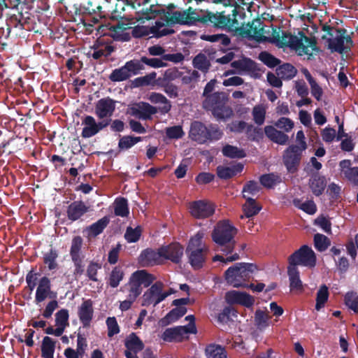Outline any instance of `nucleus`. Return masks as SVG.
Listing matches in <instances>:
<instances>
[{
    "mask_svg": "<svg viewBox=\"0 0 358 358\" xmlns=\"http://www.w3.org/2000/svg\"><path fill=\"white\" fill-rule=\"evenodd\" d=\"M201 14H199L195 9L189 7L183 12L173 13L171 16H169L170 14L167 13L166 21L169 25L176 24L194 25L199 23L222 30H231L238 24L236 18L238 12L236 8L231 10V13L226 10L213 13L208 10H201Z\"/></svg>",
    "mask_w": 358,
    "mask_h": 358,
    "instance_id": "1",
    "label": "nucleus"
},
{
    "mask_svg": "<svg viewBox=\"0 0 358 358\" xmlns=\"http://www.w3.org/2000/svg\"><path fill=\"white\" fill-rule=\"evenodd\" d=\"M322 31L325 33L321 38L332 52L340 54L346 52L353 47L354 43L352 37L348 35V31L344 28H336L335 26L324 23L322 25Z\"/></svg>",
    "mask_w": 358,
    "mask_h": 358,
    "instance_id": "2",
    "label": "nucleus"
},
{
    "mask_svg": "<svg viewBox=\"0 0 358 358\" xmlns=\"http://www.w3.org/2000/svg\"><path fill=\"white\" fill-rule=\"evenodd\" d=\"M237 229L229 220L219 221L212 231V240L221 248V251L226 255L231 254L235 248V236Z\"/></svg>",
    "mask_w": 358,
    "mask_h": 358,
    "instance_id": "3",
    "label": "nucleus"
},
{
    "mask_svg": "<svg viewBox=\"0 0 358 358\" xmlns=\"http://www.w3.org/2000/svg\"><path fill=\"white\" fill-rule=\"evenodd\" d=\"M229 96L223 92H216L203 99V108L210 111L213 115L219 120H225L230 118L233 114V110L227 105Z\"/></svg>",
    "mask_w": 358,
    "mask_h": 358,
    "instance_id": "4",
    "label": "nucleus"
},
{
    "mask_svg": "<svg viewBox=\"0 0 358 358\" xmlns=\"http://www.w3.org/2000/svg\"><path fill=\"white\" fill-rule=\"evenodd\" d=\"M257 270V267L254 264L236 263L226 270L224 278L227 282L234 287L245 286V282L253 278V274Z\"/></svg>",
    "mask_w": 358,
    "mask_h": 358,
    "instance_id": "5",
    "label": "nucleus"
},
{
    "mask_svg": "<svg viewBox=\"0 0 358 358\" xmlns=\"http://www.w3.org/2000/svg\"><path fill=\"white\" fill-rule=\"evenodd\" d=\"M189 137L199 144H204L208 141L220 140L223 132L217 124H210L208 126L199 121H194L190 125Z\"/></svg>",
    "mask_w": 358,
    "mask_h": 358,
    "instance_id": "6",
    "label": "nucleus"
},
{
    "mask_svg": "<svg viewBox=\"0 0 358 358\" xmlns=\"http://www.w3.org/2000/svg\"><path fill=\"white\" fill-rule=\"evenodd\" d=\"M307 148L305 141H302L301 146L296 145H289L284 152L282 161L287 171L289 173L298 171L301 163L302 152Z\"/></svg>",
    "mask_w": 358,
    "mask_h": 358,
    "instance_id": "7",
    "label": "nucleus"
},
{
    "mask_svg": "<svg viewBox=\"0 0 358 358\" xmlns=\"http://www.w3.org/2000/svg\"><path fill=\"white\" fill-rule=\"evenodd\" d=\"M316 261L315 253L307 245H302L288 257L289 266L291 267L303 266L312 268L315 266Z\"/></svg>",
    "mask_w": 358,
    "mask_h": 358,
    "instance_id": "8",
    "label": "nucleus"
},
{
    "mask_svg": "<svg viewBox=\"0 0 358 358\" xmlns=\"http://www.w3.org/2000/svg\"><path fill=\"white\" fill-rule=\"evenodd\" d=\"M6 25L18 30L33 31L36 27V17L29 11H17V14L10 15Z\"/></svg>",
    "mask_w": 358,
    "mask_h": 358,
    "instance_id": "9",
    "label": "nucleus"
},
{
    "mask_svg": "<svg viewBox=\"0 0 358 358\" xmlns=\"http://www.w3.org/2000/svg\"><path fill=\"white\" fill-rule=\"evenodd\" d=\"M174 32L173 29L164 27V23L157 21L155 25L148 27L145 26L137 25L131 31V36L135 38H140L148 36L150 34L156 38L167 36Z\"/></svg>",
    "mask_w": 358,
    "mask_h": 358,
    "instance_id": "10",
    "label": "nucleus"
},
{
    "mask_svg": "<svg viewBox=\"0 0 358 358\" xmlns=\"http://www.w3.org/2000/svg\"><path fill=\"white\" fill-rule=\"evenodd\" d=\"M163 262L169 260L176 264H180L184 255V247L178 242L160 246Z\"/></svg>",
    "mask_w": 358,
    "mask_h": 358,
    "instance_id": "11",
    "label": "nucleus"
},
{
    "mask_svg": "<svg viewBox=\"0 0 358 358\" xmlns=\"http://www.w3.org/2000/svg\"><path fill=\"white\" fill-rule=\"evenodd\" d=\"M190 213L196 219H205L215 213L214 205L206 200H199L190 203Z\"/></svg>",
    "mask_w": 358,
    "mask_h": 358,
    "instance_id": "12",
    "label": "nucleus"
},
{
    "mask_svg": "<svg viewBox=\"0 0 358 358\" xmlns=\"http://www.w3.org/2000/svg\"><path fill=\"white\" fill-rule=\"evenodd\" d=\"M299 36L293 35L291 37L289 48L296 50H301L305 54H308V48L313 50L316 46V41L315 38L308 37L302 31H299Z\"/></svg>",
    "mask_w": 358,
    "mask_h": 358,
    "instance_id": "13",
    "label": "nucleus"
},
{
    "mask_svg": "<svg viewBox=\"0 0 358 358\" xmlns=\"http://www.w3.org/2000/svg\"><path fill=\"white\" fill-rule=\"evenodd\" d=\"M57 292L51 290V281L46 277H42L36 291L35 302L36 304L45 301L47 298L56 299Z\"/></svg>",
    "mask_w": 358,
    "mask_h": 358,
    "instance_id": "14",
    "label": "nucleus"
},
{
    "mask_svg": "<svg viewBox=\"0 0 358 358\" xmlns=\"http://www.w3.org/2000/svg\"><path fill=\"white\" fill-rule=\"evenodd\" d=\"M139 262L144 266H152L163 264L160 247L157 250L146 248L141 251Z\"/></svg>",
    "mask_w": 358,
    "mask_h": 358,
    "instance_id": "15",
    "label": "nucleus"
},
{
    "mask_svg": "<svg viewBox=\"0 0 358 358\" xmlns=\"http://www.w3.org/2000/svg\"><path fill=\"white\" fill-rule=\"evenodd\" d=\"M225 299L229 304H239L250 308L255 303L253 296L246 292L231 290L226 293Z\"/></svg>",
    "mask_w": 358,
    "mask_h": 358,
    "instance_id": "16",
    "label": "nucleus"
},
{
    "mask_svg": "<svg viewBox=\"0 0 358 358\" xmlns=\"http://www.w3.org/2000/svg\"><path fill=\"white\" fill-rule=\"evenodd\" d=\"M90 207L81 200L74 201L66 208V216L71 222L82 220L83 217L90 211Z\"/></svg>",
    "mask_w": 358,
    "mask_h": 358,
    "instance_id": "17",
    "label": "nucleus"
},
{
    "mask_svg": "<svg viewBox=\"0 0 358 358\" xmlns=\"http://www.w3.org/2000/svg\"><path fill=\"white\" fill-rule=\"evenodd\" d=\"M115 101L110 97L99 99L95 105V115L99 119L110 117L115 110Z\"/></svg>",
    "mask_w": 358,
    "mask_h": 358,
    "instance_id": "18",
    "label": "nucleus"
},
{
    "mask_svg": "<svg viewBox=\"0 0 358 358\" xmlns=\"http://www.w3.org/2000/svg\"><path fill=\"white\" fill-rule=\"evenodd\" d=\"M197 330L196 327H191V328L188 329L184 326H178L173 328L166 329L164 331L162 338L164 341L169 342L173 341H180L185 334H195Z\"/></svg>",
    "mask_w": 358,
    "mask_h": 358,
    "instance_id": "19",
    "label": "nucleus"
},
{
    "mask_svg": "<svg viewBox=\"0 0 358 358\" xmlns=\"http://www.w3.org/2000/svg\"><path fill=\"white\" fill-rule=\"evenodd\" d=\"M209 249L186 250L188 262L194 270H199L203 267L206 261Z\"/></svg>",
    "mask_w": 358,
    "mask_h": 358,
    "instance_id": "20",
    "label": "nucleus"
},
{
    "mask_svg": "<svg viewBox=\"0 0 358 358\" xmlns=\"http://www.w3.org/2000/svg\"><path fill=\"white\" fill-rule=\"evenodd\" d=\"M78 315L83 327H89L94 315L93 302L91 299L84 300L78 308Z\"/></svg>",
    "mask_w": 358,
    "mask_h": 358,
    "instance_id": "21",
    "label": "nucleus"
},
{
    "mask_svg": "<svg viewBox=\"0 0 358 358\" xmlns=\"http://www.w3.org/2000/svg\"><path fill=\"white\" fill-rule=\"evenodd\" d=\"M293 35L288 31H282V35H280V31H277L276 28L272 27V36L271 37L265 36L264 37L263 42H268L271 43L276 44L280 48L283 47H289V44L291 42V37Z\"/></svg>",
    "mask_w": 358,
    "mask_h": 358,
    "instance_id": "22",
    "label": "nucleus"
},
{
    "mask_svg": "<svg viewBox=\"0 0 358 358\" xmlns=\"http://www.w3.org/2000/svg\"><path fill=\"white\" fill-rule=\"evenodd\" d=\"M341 173L350 183L358 186V166H352L350 159H343L339 162Z\"/></svg>",
    "mask_w": 358,
    "mask_h": 358,
    "instance_id": "23",
    "label": "nucleus"
},
{
    "mask_svg": "<svg viewBox=\"0 0 358 358\" xmlns=\"http://www.w3.org/2000/svg\"><path fill=\"white\" fill-rule=\"evenodd\" d=\"M127 24L117 22L115 25L110 23L101 24L96 29L100 35H110L113 38L117 39L119 36L127 29Z\"/></svg>",
    "mask_w": 358,
    "mask_h": 358,
    "instance_id": "24",
    "label": "nucleus"
},
{
    "mask_svg": "<svg viewBox=\"0 0 358 358\" xmlns=\"http://www.w3.org/2000/svg\"><path fill=\"white\" fill-rule=\"evenodd\" d=\"M308 185L312 193L315 196H319L323 194L327 187V180L325 176L315 172L311 174Z\"/></svg>",
    "mask_w": 358,
    "mask_h": 358,
    "instance_id": "25",
    "label": "nucleus"
},
{
    "mask_svg": "<svg viewBox=\"0 0 358 358\" xmlns=\"http://www.w3.org/2000/svg\"><path fill=\"white\" fill-rule=\"evenodd\" d=\"M132 115L142 120H150L152 115L157 113L156 107L144 101L139 102L136 107L131 108Z\"/></svg>",
    "mask_w": 358,
    "mask_h": 358,
    "instance_id": "26",
    "label": "nucleus"
},
{
    "mask_svg": "<svg viewBox=\"0 0 358 358\" xmlns=\"http://www.w3.org/2000/svg\"><path fill=\"white\" fill-rule=\"evenodd\" d=\"M243 165L241 163H237L231 166H224L220 165L216 168V172L218 178L223 180H228L236 174L242 172Z\"/></svg>",
    "mask_w": 358,
    "mask_h": 358,
    "instance_id": "27",
    "label": "nucleus"
},
{
    "mask_svg": "<svg viewBox=\"0 0 358 358\" xmlns=\"http://www.w3.org/2000/svg\"><path fill=\"white\" fill-rule=\"evenodd\" d=\"M176 8V6L173 4V3H169L168 4L167 6V9L169 10L168 11H165L164 9H158L156 6H151L149 8V10H147L146 12L144 13V18L146 19V20H151V19H153L155 18L156 16H157L158 15L161 14L162 11V16L161 17V19L164 21L163 23H164V27H166V25L167 26H169L167 23H166V15L167 13H169L170 14L169 16H171L173 15V13H175L176 11H173L172 12V10ZM176 12H178V10ZM173 24H171V26H172Z\"/></svg>",
    "mask_w": 358,
    "mask_h": 358,
    "instance_id": "28",
    "label": "nucleus"
},
{
    "mask_svg": "<svg viewBox=\"0 0 358 358\" xmlns=\"http://www.w3.org/2000/svg\"><path fill=\"white\" fill-rule=\"evenodd\" d=\"M265 135L273 142L279 145H285L289 137L282 131L277 130L273 126H266L264 127Z\"/></svg>",
    "mask_w": 358,
    "mask_h": 358,
    "instance_id": "29",
    "label": "nucleus"
},
{
    "mask_svg": "<svg viewBox=\"0 0 358 358\" xmlns=\"http://www.w3.org/2000/svg\"><path fill=\"white\" fill-rule=\"evenodd\" d=\"M163 289V283L157 281L144 293L143 296V306H148L151 304L153 305L157 295L159 294Z\"/></svg>",
    "mask_w": 358,
    "mask_h": 358,
    "instance_id": "30",
    "label": "nucleus"
},
{
    "mask_svg": "<svg viewBox=\"0 0 358 358\" xmlns=\"http://www.w3.org/2000/svg\"><path fill=\"white\" fill-rule=\"evenodd\" d=\"M82 123L85 126L81 133L83 138H88L97 134L96 122L94 117L86 115L83 120Z\"/></svg>",
    "mask_w": 358,
    "mask_h": 358,
    "instance_id": "31",
    "label": "nucleus"
},
{
    "mask_svg": "<svg viewBox=\"0 0 358 358\" xmlns=\"http://www.w3.org/2000/svg\"><path fill=\"white\" fill-rule=\"evenodd\" d=\"M110 219L108 216H104L97 220L96 222L92 224L86 228L87 235L90 237H96L101 234L106 227L108 225Z\"/></svg>",
    "mask_w": 358,
    "mask_h": 358,
    "instance_id": "32",
    "label": "nucleus"
},
{
    "mask_svg": "<svg viewBox=\"0 0 358 358\" xmlns=\"http://www.w3.org/2000/svg\"><path fill=\"white\" fill-rule=\"evenodd\" d=\"M243 198L246 200L245 204L243 206L245 217H251L257 215L261 210L262 206L257 203L255 199L247 194H243Z\"/></svg>",
    "mask_w": 358,
    "mask_h": 358,
    "instance_id": "33",
    "label": "nucleus"
},
{
    "mask_svg": "<svg viewBox=\"0 0 358 358\" xmlns=\"http://www.w3.org/2000/svg\"><path fill=\"white\" fill-rule=\"evenodd\" d=\"M56 343V341L50 336H46L43 337L41 345L43 358H54Z\"/></svg>",
    "mask_w": 358,
    "mask_h": 358,
    "instance_id": "34",
    "label": "nucleus"
},
{
    "mask_svg": "<svg viewBox=\"0 0 358 358\" xmlns=\"http://www.w3.org/2000/svg\"><path fill=\"white\" fill-rule=\"evenodd\" d=\"M276 74L282 80L292 79L297 73V69L289 63H284L277 67Z\"/></svg>",
    "mask_w": 358,
    "mask_h": 358,
    "instance_id": "35",
    "label": "nucleus"
},
{
    "mask_svg": "<svg viewBox=\"0 0 358 358\" xmlns=\"http://www.w3.org/2000/svg\"><path fill=\"white\" fill-rule=\"evenodd\" d=\"M149 100L152 103H162L163 106L159 108V112L162 114L168 113L171 108V102L166 99L165 96L160 93L152 92L149 96Z\"/></svg>",
    "mask_w": 358,
    "mask_h": 358,
    "instance_id": "36",
    "label": "nucleus"
},
{
    "mask_svg": "<svg viewBox=\"0 0 358 358\" xmlns=\"http://www.w3.org/2000/svg\"><path fill=\"white\" fill-rule=\"evenodd\" d=\"M187 313L185 307H178L173 308L161 320V324L163 326L168 325L172 322L177 321L178 319L185 315Z\"/></svg>",
    "mask_w": 358,
    "mask_h": 358,
    "instance_id": "37",
    "label": "nucleus"
},
{
    "mask_svg": "<svg viewBox=\"0 0 358 358\" xmlns=\"http://www.w3.org/2000/svg\"><path fill=\"white\" fill-rule=\"evenodd\" d=\"M263 24V22L259 18L252 20L251 23L248 24L250 29L246 31V34L249 35L251 31H252L255 39L258 42H263L262 38L265 37V36H264V30Z\"/></svg>",
    "mask_w": 358,
    "mask_h": 358,
    "instance_id": "38",
    "label": "nucleus"
},
{
    "mask_svg": "<svg viewBox=\"0 0 358 358\" xmlns=\"http://www.w3.org/2000/svg\"><path fill=\"white\" fill-rule=\"evenodd\" d=\"M287 275L289 279V287L291 290H303V284L299 277V271L297 267H287Z\"/></svg>",
    "mask_w": 358,
    "mask_h": 358,
    "instance_id": "39",
    "label": "nucleus"
},
{
    "mask_svg": "<svg viewBox=\"0 0 358 358\" xmlns=\"http://www.w3.org/2000/svg\"><path fill=\"white\" fill-rule=\"evenodd\" d=\"M124 345L127 349L132 350L134 354L141 352L144 348V344L143 341L135 333H131L127 337Z\"/></svg>",
    "mask_w": 358,
    "mask_h": 358,
    "instance_id": "40",
    "label": "nucleus"
},
{
    "mask_svg": "<svg viewBox=\"0 0 358 358\" xmlns=\"http://www.w3.org/2000/svg\"><path fill=\"white\" fill-rule=\"evenodd\" d=\"M207 358H227V353L224 348L220 345L210 344L205 350Z\"/></svg>",
    "mask_w": 358,
    "mask_h": 358,
    "instance_id": "41",
    "label": "nucleus"
},
{
    "mask_svg": "<svg viewBox=\"0 0 358 358\" xmlns=\"http://www.w3.org/2000/svg\"><path fill=\"white\" fill-rule=\"evenodd\" d=\"M259 182L262 186L266 188H273L276 185L282 182L280 176L274 173H266L259 177Z\"/></svg>",
    "mask_w": 358,
    "mask_h": 358,
    "instance_id": "42",
    "label": "nucleus"
},
{
    "mask_svg": "<svg viewBox=\"0 0 358 358\" xmlns=\"http://www.w3.org/2000/svg\"><path fill=\"white\" fill-rule=\"evenodd\" d=\"M124 276V273L122 267L120 266H115L110 273L108 285L113 287L116 288L119 286L120 282L122 280Z\"/></svg>",
    "mask_w": 358,
    "mask_h": 358,
    "instance_id": "43",
    "label": "nucleus"
},
{
    "mask_svg": "<svg viewBox=\"0 0 358 358\" xmlns=\"http://www.w3.org/2000/svg\"><path fill=\"white\" fill-rule=\"evenodd\" d=\"M192 64L195 69H197L204 73L209 71L211 66L209 59L206 55L203 53H199L194 57L192 60Z\"/></svg>",
    "mask_w": 358,
    "mask_h": 358,
    "instance_id": "44",
    "label": "nucleus"
},
{
    "mask_svg": "<svg viewBox=\"0 0 358 358\" xmlns=\"http://www.w3.org/2000/svg\"><path fill=\"white\" fill-rule=\"evenodd\" d=\"M231 66L239 71H252L256 70V62L250 58H243L232 62Z\"/></svg>",
    "mask_w": 358,
    "mask_h": 358,
    "instance_id": "45",
    "label": "nucleus"
},
{
    "mask_svg": "<svg viewBox=\"0 0 358 358\" xmlns=\"http://www.w3.org/2000/svg\"><path fill=\"white\" fill-rule=\"evenodd\" d=\"M114 213L116 216L127 217L129 213L127 199L120 197L115 201Z\"/></svg>",
    "mask_w": 358,
    "mask_h": 358,
    "instance_id": "46",
    "label": "nucleus"
},
{
    "mask_svg": "<svg viewBox=\"0 0 358 358\" xmlns=\"http://www.w3.org/2000/svg\"><path fill=\"white\" fill-rule=\"evenodd\" d=\"M58 255L57 250L52 247L49 252L43 255V263L48 265V268L50 271H52L58 268V264L57 262Z\"/></svg>",
    "mask_w": 358,
    "mask_h": 358,
    "instance_id": "47",
    "label": "nucleus"
},
{
    "mask_svg": "<svg viewBox=\"0 0 358 358\" xmlns=\"http://www.w3.org/2000/svg\"><path fill=\"white\" fill-rule=\"evenodd\" d=\"M134 278H136L141 285L144 287H149L155 280V277L145 270H138L133 273Z\"/></svg>",
    "mask_w": 358,
    "mask_h": 358,
    "instance_id": "48",
    "label": "nucleus"
},
{
    "mask_svg": "<svg viewBox=\"0 0 358 358\" xmlns=\"http://www.w3.org/2000/svg\"><path fill=\"white\" fill-rule=\"evenodd\" d=\"M222 154L231 159H242L246 156L244 150L231 145H226L223 147Z\"/></svg>",
    "mask_w": 358,
    "mask_h": 358,
    "instance_id": "49",
    "label": "nucleus"
},
{
    "mask_svg": "<svg viewBox=\"0 0 358 358\" xmlns=\"http://www.w3.org/2000/svg\"><path fill=\"white\" fill-rule=\"evenodd\" d=\"M141 141V136H124L119 140L118 148L120 150H127Z\"/></svg>",
    "mask_w": 358,
    "mask_h": 358,
    "instance_id": "50",
    "label": "nucleus"
},
{
    "mask_svg": "<svg viewBox=\"0 0 358 358\" xmlns=\"http://www.w3.org/2000/svg\"><path fill=\"white\" fill-rule=\"evenodd\" d=\"M93 52H89L87 55L88 57H92L94 59L99 60L102 57H108L114 51L115 48L112 45H106L104 49H98L95 45L92 47Z\"/></svg>",
    "mask_w": 358,
    "mask_h": 358,
    "instance_id": "51",
    "label": "nucleus"
},
{
    "mask_svg": "<svg viewBox=\"0 0 358 358\" xmlns=\"http://www.w3.org/2000/svg\"><path fill=\"white\" fill-rule=\"evenodd\" d=\"M131 77V73H129L125 65L123 66L113 70L109 76V79L112 82H121L129 79Z\"/></svg>",
    "mask_w": 358,
    "mask_h": 358,
    "instance_id": "52",
    "label": "nucleus"
},
{
    "mask_svg": "<svg viewBox=\"0 0 358 358\" xmlns=\"http://www.w3.org/2000/svg\"><path fill=\"white\" fill-rule=\"evenodd\" d=\"M329 289L326 285L320 286L317 292L315 309L320 310L323 308L329 299Z\"/></svg>",
    "mask_w": 358,
    "mask_h": 358,
    "instance_id": "53",
    "label": "nucleus"
},
{
    "mask_svg": "<svg viewBox=\"0 0 358 358\" xmlns=\"http://www.w3.org/2000/svg\"><path fill=\"white\" fill-rule=\"evenodd\" d=\"M127 285L129 287L128 297L131 298L132 299H136L141 294L142 288L137 279L134 278L133 273L131 274Z\"/></svg>",
    "mask_w": 358,
    "mask_h": 358,
    "instance_id": "54",
    "label": "nucleus"
},
{
    "mask_svg": "<svg viewBox=\"0 0 358 358\" xmlns=\"http://www.w3.org/2000/svg\"><path fill=\"white\" fill-rule=\"evenodd\" d=\"M203 234L200 231L197 232L193 237L190 238L186 250L209 249L205 243H203Z\"/></svg>",
    "mask_w": 358,
    "mask_h": 358,
    "instance_id": "55",
    "label": "nucleus"
},
{
    "mask_svg": "<svg viewBox=\"0 0 358 358\" xmlns=\"http://www.w3.org/2000/svg\"><path fill=\"white\" fill-rule=\"evenodd\" d=\"M142 234V228L137 226L135 228L128 227L124 234V238L128 243H136L140 239Z\"/></svg>",
    "mask_w": 358,
    "mask_h": 358,
    "instance_id": "56",
    "label": "nucleus"
},
{
    "mask_svg": "<svg viewBox=\"0 0 358 358\" xmlns=\"http://www.w3.org/2000/svg\"><path fill=\"white\" fill-rule=\"evenodd\" d=\"M83 244V240L81 236H74L71 241V245L70 248V256L71 258L83 257L81 248Z\"/></svg>",
    "mask_w": 358,
    "mask_h": 358,
    "instance_id": "57",
    "label": "nucleus"
},
{
    "mask_svg": "<svg viewBox=\"0 0 358 358\" xmlns=\"http://www.w3.org/2000/svg\"><path fill=\"white\" fill-rule=\"evenodd\" d=\"M330 244V240L326 236L321 234H316L314 236V245L317 251H325L329 248Z\"/></svg>",
    "mask_w": 358,
    "mask_h": 358,
    "instance_id": "58",
    "label": "nucleus"
},
{
    "mask_svg": "<svg viewBox=\"0 0 358 358\" xmlns=\"http://www.w3.org/2000/svg\"><path fill=\"white\" fill-rule=\"evenodd\" d=\"M259 59L269 68H274L279 66L281 62L280 59L266 51L262 52L259 54Z\"/></svg>",
    "mask_w": 358,
    "mask_h": 358,
    "instance_id": "59",
    "label": "nucleus"
},
{
    "mask_svg": "<svg viewBox=\"0 0 358 358\" xmlns=\"http://www.w3.org/2000/svg\"><path fill=\"white\" fill-rule=\"evenodd\" d=\"M248 138L251 141H259L264 138V131L262 128L255 127L249 124L245 131Z\"/></svg>",
    "mask_w": 358,
    "mask_h": 358,
    "instance_id": "60",
    "label": "nucleus"
},
{
    "mask_svg": "<svg viewBox=\"0 0 358 358\" xmlns=\"http://www.w3.org/2000/svg\"><path fill=\"white\" fill-rule=\"evenodd\" d=\"M203 38L210 42L219 43L224 47L228 46L231 43L230 38L227 35L224 34L206 35Z\"/></svg>",
    "mask_w": 358,
    "mask_h": 358,
    "instance_id": "61",
    "label": "nucleus"
},
{
    "mask_svg": "<svg viewBox=\"0 0 358 358\" xmlns=\"http://www.w3.org/2000/svg\"><path fill=\"white\" fill-rule=\"evenodd\" d=\"M254 122L259 126L264 123L266 117V109L262 105H257L252 109Z\"/></svg>",
    "mask_w": 358,
    "mask_h": 358,
    "instance_id": "62",
    "label": "nucleus"
},
{
    "mask_svg": "<svg viewBox=\"0 0 358 358\" xmlns=\"http://www.w3.org/2000/svg\"><path fill=\"white\" fill-rule=\"evenodd\" d=\"M345 304L355 313H358V295L356 292H348L345 295Z\"/></svg>",
    "mask_w": 358,
    "mask_h": 358,
    "instance_id": "63",
    "label": "nucleus"
},
{
    "mask_svg": "<svg viewBox=\"0 0 358 358\" xmlns=\"http://www.w3.org/2000/svg\"><path fill=\"white\" fill-rule=\"evenodd\" d=\"M124 65L129 73H131V76L132 75H137L141 72V71L145 69V66L141 62V58L140 59H132L128 61Z\"/></svg>",
    "mask_w": 358,
    "mask_h": 358,
    "instance_id": "64",
    "label": "nucleus"
}]
</instances>
